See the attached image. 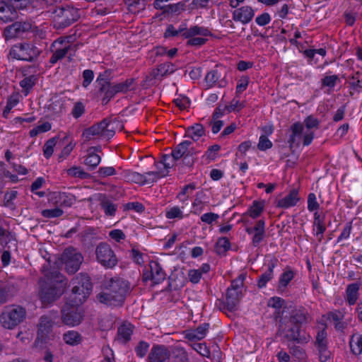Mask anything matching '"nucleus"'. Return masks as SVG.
I'll return each mask as SVG.
<instances>
[{"label":"nucleus","instance_id":"f257e3e1","mask_svg":"<svg viewBox=\"0 0 362 362\" xmlns=\"http://www.w3.org/2000/svg\"><path fill=\"white\" fill-rule=\"evenodd\" d=\"M307 314L304 308L293 309L288 317L285 316L279 320L276 335L284 334V338L288 341H293L298 344L307 342L306 337L300 335L301 326L307 321Z\"/></svg>","mask_w":362,"mask_h":362},{"label":"nucleus","instance_id":"f03ea898","mask_svg":"<svg viewBox=\"0 0 362 362\" xmlns=\"http://www.w3.org/2000/svg\"><path fill=\"white\" fill-rule=\"evenodd\" d=\"M64 276L58 271L50 272L40 280V298L43 305H49L57 300L62 294L66 285Z\"/></svg>","mask_w":362,"mask_h":362},{"label":"nucleus","instance_id":"7ed1b4c3","mask_svg":"<svg viewBox=\"0 0 362 362\" xmlns=\"http://www.w3.org/2000/svg\"><path fill=\"white\" fill-rule=\"evenodd\" d=\"M52 13L54 15L53 27L56 30H63L77 21L80 18L78 10L71 6L57 7Z\"/></svg>","mask_w":362,"mask_h":362},{"label":"nucleus","instance_id":"20e7f679","mask_svg":"<svg viewBox=\"0 0 362 362\" xmlns=\"http://www.w3.org/2000/svg\"><path fill=\"white\" fill-rule=\"evenodd\" d=\"M117 122L116 119L105 118L101 122L86 129L83 132V136L87 141L90 140L92 136H99L109 140L115 134Z\"/></svg>","mask_w":362,"mask_h":362},{"label":"nucleus","instance_id":"39448f33","mask_svg":"<svg viewBox=\"0 0 362 362\" xmlns=\"http://www.w3.org/2000/svg\"><path fill=\"white\" fill-rule=\"evenodd\" d=\"M26 317L25 309L20 305L4 307L0 314V324L5 329H12L21 323Z\"/></svg>","mask_w":362,"mask_h":362},{"label":"nucleus","instance_id":"423d86ee","mask_svg":"<svg viewBox=\"0 0 362 362\" xmlns=\"http://www.w3.org/2000/svg\"><path fill=\"white\" fill-rule=\"evenodd\" d=\"M112 79V71L106 69L100 72L95 81V86L98 90H124L129 88L133 83L134 78H128L125 81L113 84L111 83Z\"/></svg>","mask_w":362,"mask_h":362},{"label":"nucleus","instance_id":"0eeeda50","mask_svg":"<svg viewBox=\"0 0 362 362\" xmlns=\"http://www.w3.org/2000/svg\"><path fill=\"white\" fill-rule=\"evenodd\" d=\"M41 51L33 43L21 42L13 45L9 54L18 60L35 62L40 56Z\"/></svg>","mask_w":362,"mask_h":362},{"label":"nucleus","instance_id":"6e6552de","mask_svg":"<svg viewBox=\"0 0 362 362\" xmlns=\"http://www.w3.org/2000/svg\"><path fill=\"white\" fill-rule=\"evenodd\" d=\"M80 306L81 305L66 300L61 310V319L64 325L74 327L81 324L84 315Z\"/></svg>","mask_w":362,"mask_h":362},{"label":"nucleus","instance_id":"1a4fd4ad","mask_svg":"<svg viewBox=\"0 0 362 362\" xmlns=\"http://www.w3.org/2000/svg\"><path fill=\"white\" fill-rule=\"evenodd\" d=\"M83 257L74 247L66 248L62 255V262L65 265L66 271L71 274H75L81 267Z\"/></svg>","mask_w":362,"mask_h":362},{"label":"nucleus","instance_id":"9d476101","mask_svg":"<svg viewBox=\"0 0 362 362\" xmlns=\"http://www.w3.org/2000/svg\"><path fill=\"white\" fill-rule=\"evenodd\" d=\"M95 254L98 261L106 268H113L118 262L114 251L107 243H99Z\"/></svg>","mask_w":362,"mask_h":362},{"label":"nucleus","instance_id":"9b49d317","mask_svg":"<svg viewBox=\"0 0 362 362\" xmlns=\"http://www.w3.org/2000/svg\"><path fill=\"white\" fill-rule=\"evenodd\" d=\"M32 29V25L28 21H16L6 26L3 31L5 41L22 37L23 35Z\"/></svg>","mask_w":362,"mask_h":362},{"label":"nucleus","instance_id":"f8f14e48","mask_svg":"<svg viewBox=\"0 0 362 362\" xmlns=\"http://www.w3.org/2000/svg\"><path fill=\"white\" fill-rule=\"evenodd\" d=\"M192 142L189 141H184L177 144L174 150L172 151L170 155L163 154L161 157L160 163L164 165L165 169L170 168L173 163L182 158L187 153L190 151L189 148Z\"/></svg>","mask_w":362,"mask_h":362},{"label":"nucleus","instance_id":"ddd939ff","mask_svg":"<svg viewBox=\"0 0 362 362\" xmlns=\"http://www.w3.org/2000/svg\"><path fill=\"white\" fill-rule=\"evenodd\" d=\"M204 80L209 88H224L228 84L225 69L218 66L206 74Z\"/></svg>","mask_w":362,"mask_h":362},{"label":"nucleus","instance_id":"4468645a","mask_svg":"<svg viewBox=\"0 0 362 362\" xmlns=\"http://www.w3.org/2000/svg\"><path fill=\"white\" fill-rule=\"evenodd\" d=\"M53 324L54 322L49 316L42 315L40 317L37 325V338L34 343L35 346L42 347L44 344L47 343L49 334L52 330Z\"/></svg>","mask_w":362,"mask_h":362},{"label":"nucleus","instance_id":"2eb2a0df","mask_svg":"<svg viewBox=\"0 0 362 362\" xmlns=\"http://www.w3.org/2000/svg\"><path fill=\"white\" fill-rule=\"evenodd\" d=\"M103 286L105 289L110 290V291L116 296L119 295L124 300H125L126 294L129 289L128 281L119 277L111 278L106 280Z\"/></svg>","mask_w":362,"mask_h":362},{"label":"nucleus","instance_id":"dca6fc26","mask_svg":"<svg viewBox=\"0 0 362 362\" xmlns=\"http://www.w3.org/2000/svg\"><path fill=\"white\" fill-rule=\"evenodd\" d=\"M96 297L100 303L110 306H121L124 302L119 295L116 296L109 289L104 288V291L98 293Z\"/></svg>","mask_w":362,"mask_h":362},{"label":"nucleus","instance_id":"f3484780","mask_svg":"<svg viewBox=\"0 0 362 362\" xmlns=\"http://www.w3.org/2000/svg\"><path fill=\"white\" fill-rule=\"evenodd\" d=\"M170 354L164 345H154L148 356L149 362H165L170 358Z\"/></svg>","mask_w":362,"mask_h":362},{"label":"nucleus","instance_id":"a211bd4d","mask_svg":"<svg viewBox=\"0 0 362 362\" xmlns=\"http://www.w3.org/2000/svg\"><path fill=\"white\" fill-rule=\"evenodd\" d=\"M255 16L254 10L249 6H242L233 12V19L247 24L252 21Z\"/></svg>","mask_w":362,"mask_h":362},{"label":"nucleus","instance_id":"6ab92c4d","mask_svg":"<svg viewBox=\"0 0 362 362\" xmlns=\"http://www.w3.org/2000/svg\"><path fill=\"white\" fill-rule=\"evenodd\" d=\"M18 18V13L13 5L0 1V21L4 23L12 22Z\"/></svg>","mask_w":362,"mask_h":362},{"label":"nucleus","instance_id":"aec40b11","mask_svg":"<svg viewBox=\"0 0 362 362\" xmlns=\"http://www.w3.org/2000/svg\"><path fill=\"white\" fill-rule=\"evenodd\" d=\"M51 199L54 202L55 204H58L61 206L66 207L71 206L76 202V198L74 195L69 193L61 192H53L51 195Z\"/></svg>","mask_w":362,"mask_h":362},{"label":"nucleus","instance_id":"412c9836","mask_svg":"<svg viewBox=\"0 0 362 362\" xmlns=\"http://www.w3.org/2000/svg\"><path fill=\"white\" fill-rule=\"evenodd\" d=\"M134 327L129 322H124L117 328V340L122 344H127L131 339L132 334H133Z\"/></svg>","mask_w":362,"mask_h":362},{"label":"nucleus","instance_id":"4be33fe9","mask_svg":"<svg viewBox=\"0 0 362 362\" xmlns=\"http://www.w3.org/2000/svg\"><path fill=\"white\" fill-rule=\"evenodd\" d=\"M209 328V323H203L194 329L185 331V337L186 339L192 341L201 340L205 337Z\"/></svg>","mask_w":362,"mask_h":362},{"label":"nucleus","instance_id":"5701e85b","mask_svg":"<svg viewBox=\"0 0 362 362\" xmlns=\"http://www.w3.org/2000/svg\"><path fill=\"white\" fill-rule=\"evenodd\" d=\"M90 292L91 291H87L85 288L78 287V286H73L71 293L67 299L76 303V305H81L86 301Z\"/></svg>","mask_w":362,"mask_h":362},{"label":"nucleus","instance_id":"b1692460","mask_svg":"<svg viewBox=\"0 0 362 362\" xmlns=\"http://www.w3.org/2000/svg\"><path fill=\"white\" fill-rule=\"evenodd\" d=\"M241 297L242 291H236L233 288H228L226 296L227 310L230 312L237 310Z\"/></svg>","mask_w":362,"mask_h":362},{"label":"nucleus","instance_id":"393cba45","mask_svg":"<svg viewBox=\"0 0 362 362\" xmlns=\"http://www.w3.org/2000/svg\"><path fill=\"white\" fill-rule=\"evenodd\" d=\"M278 259L276 257L272 258L268 265L267 271L262 274L257 281V286L259 288L264 287L268 281L273 278V271L274 267L276 266Z\"/></svg>","mask_w":362,"mask_h":362},{"label":"nucleus","instance_id":"a878e982","mask_svg":"<svg viewBox=\"0 0 362 362\" xmlns=\"http://www.w3.org/2000/svg\"><path fill=\"white\" fill-rule=\"evenodd\" d=\"M298 200V191L293 189L288 195L278 201L277 206L286 209L295 206Z\"/></svg>","mask_w":362,"mask_h":362},{"label":"nucleus","instance_id":"bb28decb","mask_svg":"<svg viewBox=\"0 0 362 362\" xmlns=\"http://www.w3.org/2000/svg\"><path fill=\"white\" fill-rule=\"evenodd\" d=\"M71 284L73 286H78V287L85 288L87 291H92L93 284L90 281V279L88 274L80 273L71 281Z\"/></svg>","mask_w":362,"mask_h":362},{"label":"nucleus","instance_id":"cd10ccee","mask_svg":"<svg viewBox=\"0 0 362 362\" xmlns=\"http://www.w3.org/2000/svg\"><path fill=\"white\" fill-rule=\"evenodd\" d=\"M122 175L127 182H134L141 185L146 184V177L144 174L127 170L123 171Z\"/></svg>","mask_w":362,"mask_h":362},{"label":"nucleus","instance_id":"c85d7f7f","mask_svg":"<svg viewBox=\"0 0 362 362\" xmlns=\"http://www.w3.org/2000/svg\"><path fill=\"white\" fill-rule=\"evenodd\" d=\"M205 134L204 126L200 123H196L186 129L185 137H189L194 141H197L201 136Z\"/></svg>","mask_w":362,"mask_h":362},{"label":"nucleus","instance_id":"c756f323","mask_svg":"<svg viewBox=\"0 0 362 362\" xmlns=\"http://www.w3.org/2000/svg\"><path fill=\"white\" fill-rule=\"evenodd\" d=\"M149 267L153 272L154 284H158L165 279L166 274L158 262H150Z\"/></svg>","mask_w":362,"mask_h":362},{"label":"nucleus","instance_id":"7c9ffc66","mask_svg":"<svg viewBox=\"0 0 362 362\" xmlns=\"http://www.w3.org/2000/svg\"><path fill=\"white\" fill-rule=\"evenodd\" d=\"M359 283H353L347 286L346 290V300L350 305L356 303L358 297Z\"/></svg>","mask_w":362,"mask_h":362},{"label":"nucleus","instance_id":"2f4dec72","mask_svg":"<svg viewBox=\"0 0 362 362\" xmlns=\"http://www.w3.org/2000/svg\"><path fill=\"white\" fill-rule=\"evenodd\" d=\"M211 33L210 30L208 28H204V27H199L198 25H194L191 27L189 29L185 31V33L182 34V36L187 39L196 35H201V36H209Z\"/></svg>","mask_w":362,"mask_h":362},{"label":"nucleus","instance_id":"473e14b6","mask_svg":"<svg viewBox=\"0 0 362 362\" xmlns=\"http://www.w3.org/2000/svg\"><path fill=\"white\" fill-rule=\"evenodd\" d=\"M351 351L356 356H359L362 353V335L354 334L349 341Z\"/></svg>","mask_w":362,"mask_h":362},{"label":"nucleus","instance_id":"72a5a7b5","mask_svg":"<svg viewBox=\"0 0 362 362\" xmlns=\"http://www.w3.org/2000/svg\"><path fill=\"white\" fill-rule=\"evenodd\" d=\"M63 340L70 346H76L81 343L82 337L76 331L69 330L63 334Z\"/></svg>","mask_w":362,"mask_h":362},{"label":"nucleus","instance_id":"f704fd0d","mask_svg":"<svg viewBox=\"0 0 362 362\" xmlns=\"http://www.w3.org/2000/svg\"><path fill=\"white\" fill-rule=\"evenodd\" d=\"M175 71L174 65L171 63H163L160 64L156 70H154L152 73L153 78L158 76H164L167 74H172Z\"/></svg>","mask_w":362,"mask_h":362},{"label":"nucleus","instance_id":"c9c22d12","mask_svg":"<svg viewBox=\"0 0 362 362\" xmlns=\"http://www.w3.org/2000/svg\"><path fill=\"white\" fill-rule=\"evenodd\" d=\"M230 248V243L228 238L226 237H221L218 239L215 245V251L219 255H225L226 252Z\"/></svg>","mask_w":362,"mask_h":362},{"label":"nucleus","instance_id":"e433bc0d","mask_svg":"<svg viewBox=\"0 0 362 362\" xmlns=\"http://www.w3.org/2000/svg\"><path fill=\"white\" fill-rule=\"evenodd\" d=\"M128 11L132 13H137L145 8V4L141 0H124Z\"/></svg>","mask_w":362,"mask_h":362},{"label":"nucleus","instance_id":"4c0bfd02","mask_svg":"<svg viewBox=\"0 0 362 362\" xmlns=\"http://www.w3.org/2000/svg\"><path fill=\"white\" fill-rule=\"evenodd\" d=\"M101 208L104 210L107 216H114L117 210V205L114 204L105 196L100 200Z\"/></svg>","mask_w":362,"mask_h":362},{"label":"nucleus","instance_id":"58836bf2","mask_svg":"<svg viewBox=\"0 0 362 362\" xmlns=\"http://www.w3.org/2000/svg\"><path fill=\"white\" fill-rule=\"evenodd\" d=\"M88 156L84 160V164L86 165L90 170L95 169L100 162V156L94 152H88Z\"/></svg>","mask_w":362,"mask_h":362},{"label":"nucleus","instance_id":"ea45409f","mask_svg":"<svg viewBox=\"0 0 362 362\" xmlns=\"http://www.w3.org/2000/svg\"><path fill=\"white\" fill-rule=\"evenodd\" d=\"M264 207V202L254 201L252 205L248 210L250 216L252 218H257L263 211Z\"/></svg>","mask_w":362,"mask_h":362},{"label":"nucleus","instance_id":"a19ab883","mask_svg":"<svg viewBox=\"0 0 362 362\" xmlns=\"http://www.w3.org/2000/svg\"><path fill=\"white\" fill-rule=\"evenodd\" d=\"M175 96L173 103L180 110H186L189 107L190 100L187 96L183 94H177V93H175Z\"/></svg>","mask_w":362,"mask_h":362},{"label":"nucleus","instance_id":"79ce46f5","mask_svg":"<svg viewBox=\"0 0 362 362\" xmlns=\"http://www.w3.org/2000/svg\"><path fill=\"white\" fill-rule=\"evenodd\" d=\"M293 277L294 273L292 270L288 269L284 272L279 278V289L285 288Z\"/></svg>","mask_w":362,"mask_h":362},{"label":"nucleus","instance_id":"37998d69","mask_svg":"<svg viewBox=\"0 0 362 362\" xmlns=\"http://www.w3.org/2000/svg\"><path fill=\"white\" fill-rule=\"evenodd\" d=\"M314 225L317 227V233L316 235H320V240L322 238V234L325 231L326 228L324 224V216L322 218L320 217V215L318 212H315L314 214Z\"/></svg>","mask_w":362,"mask_h":362},{"label":"nucleus","instance_id":"c03bdc74","mask_svg":"<svg viewBox=\"0 0 362 362\" xmlns=\"http://www.w3.org/2000/svg\"><path fill=\"white\" fill-rule=\"evenodd\" d=\"M165 170V171H148L145 173V175H147L150 177L149 178H146V184H152L156 182L160 177L166 176L168 174V169Z\"/></svg>","mask_w":362,"mask_h":362},{"label":"nucleus","instance_id":"a18cd8bd","mask_svg":"<svg viewBox=\"0 0 362 362\" xmlns=\"http://www.w3.org/2000/svg\"><path fill=\"white\" fill-rule=\"evenodd\" d=\"M57 136L51 138L49 140H47L44 144L43 153L46 158H49L52 156L54 151V147L57 144Z\"/></svg>","mask_w":362,"mask_h":362},{"label":"nucleus","instance_id":"49530a36","mask_svg":"<svg viewBox=\"0 0 362 362\" xmlns=\"http://www.w3.org/2000/svg\"><path fill=\"white\" fill-rule=\"evenodd\" d=\"M315 346L317 348L323 349L327 346V332L325 329L320 330L316 336Z\"/></svg>","mask_w":362,"mask_h":362},{"label":"nucleus","instance_id":"de8ad7c7","mask_svg":"<svg viewBox=\"0 0 362 362\" xmlns=\"http://www.w3.org/2000/svg\"><path fill=\"white\" fill-rule=\"evenodd\" d=\"M184 10L185 4L182 2H179L177 4L166 5V8H165V11H163V14L179 13L180 11Z\"/></svg>","mask_w":362,"mask_h":362},{"label":"nucleus","instance_id":"09e8293b","mask_svg":"<svg viewBox=\"0 0 362 362\" xmlns=\"http://www.w3.org/2000/svg\"><path fill=\"white\" fill-rule=\"evenodd\" d=\"M37 80V77L34 75H32L23 79L20 82V85L24 89V90H29L33 88Z\"/></svg>","mask_w":362,"mask_h":362},{"label":"nucleus","instance_id":"8fccbe9b","mask_svg":"<svg viewBox=\"0 0 362 362\" xmlns=\"http://www.w3.org/2000/svg\"><path fill=\"white\" fill-rule=\"evenodd\" d=\"M192 348L197 351L201 356L205 357L210 356V351L205 344L202 343H194L191 345Z\"/></svg>","mask_w":362,"mask_h":362},{"label":"nucleus","instance_id":"3c124183","mask_svg":"<svg viewBox=\"0 0 362 362\" xmlns=\"http://www.w3.org/2000/svg\"><path fill=\"white\" fill-rule=\"evenodd\" d=\"M41 214L43 217L50 218L62 216L64 211L59 208H55L52 209L42 210Z\"/></svg>","mask_w":362,"mask_h":362},{"label":"nucleus","instance_id":"603ef678","mask_svg":"<svg viewBox=\"0 0 362 362\" xmlns=\"http://www.w3.org/2000/svg\"><path fill=\"white\" fill-rule=\"evenodd\" d=\"M246 278V274H241L237 279L232 281L231 285L228 288H233L236 291H241V288L243 286V281Z\"/></svg>","mask_w":362,"mask_h":362},{"label":"nucleus","instance_id":"864d4df0","mask_svg":"<svg viewBox=\"0 0 362 362\" xmlns=\"http://www.w3.org/2000/svg\"><path fill=\"white\" fill-rule=\"evenodd\" d=\"M67 173L72 177L80 178H87L89 176V175L83 171L80 167L76 166L69 168Z\"/></svg>","mask_w":362,"mask_h":362},{"label":"nucleus","instance_id":"5fc2aeb1","mask_svg":"<svg viewBox=\"0 0 362 362\" xmlns=\"http://www.w3.org/2000/svg\"><path fill=\"white\" fill-rule=\"evenodd\" d=\"M148 343L144 341H140L138 345L135 347V352L138 356L143 358L148 351Z\"/></svg>","mask_w":362,"mask_h":362},{"label":"nucleus","instance_id":"6e6d98bb","mask_svg":"<svg viewBox=\"0 0 362 362\" xmlns=\"http://www.w3.org/2000/svg\"><path fill=\"white\" fill-rule=\"evenodd\" d=\"M272 143L266 135L260 136L259 141L257 144L258 149H259L260 151H265L267 149L272 148Z\"/></svg>","mask_w":362,"mask_h":362},{"label":"nucleus","instance_id":"4d7b16f0","mask_svg":"<svg viewBox=\"0 0 362 362\" xmlns=\"http://www.w3.org/2000/svg\"><path fill=\"white\" fill-rule=\"evenodd\" d=\"M182 164L187 167H192L194 165L195 158L194 152L192 148L182 158Z\"/></svg>","mask_w":362,"mask_h":362},{"label":"nucleus","instance_id":"13d9d810","mask_svg":"<svg viewBox=\"0 0 362 362\" xmlns=\"http://www.w3.org/2000/svg\"><path fill=\"white\" fill-rule=\"evenodd\" d=\"M165 216L170 219L175 218H182L183 215L182 211L178 206H174L166 211Z\"/></svg>","mask_w":362,"mask_h":362},{"label":"nucleus","instance_id":"bf43d9fd","mask_svg":"<svg viewBox=\"0 0 362 362\" xmlns=\"http://www.w3.org/2000/svg\"><path fill=\"white\" fill-rule=\"evenodd\" d=\"M94 78V73L90 69H86L83 72V86L87 88L90 84Z\"/></svg>","mask_w":362,"mask_h":362},{"label":"nucleus","instance_id":"052dcab7","mask_svg":"<svg viewBox=\"0 0 362 362\" xmlns=\"http://www.w3.org/2000/svg\"><path fill=\"white\" fill-rule=\"evenodd\" d=\"M337 81H339V77L337 75L327 76L322 79V83L324 86L333 88Z\"/></svg>","mask_w":362,"mask_h":362},{"label":"nucleus","instance_id":"680f3d73","mask_svg":"<svg viewBox=\"0 0 362 362\" xmlns=\"http://www.w3.org/2000/svg\"><path fill=\"white\" fill-rule=\"evenodd\" d=\"M319 208V204L316 200V196L314 193H310L308 197V209L310 211L317 210Z\"/></svg>","mask_w":362,"mask_h":362},{"label":"nucleus","instance_id":"e2e57ef3","mask_svg":"<svg viewBox=\"0 0 362 362\" xmlns=\"http://www.w3.org/2000/svg\"><path fill=\"white\" fill-rule=\"evenodd\" d=\"M10 291L11 288L9 286L0 287V305L8 300Z\"/></svg>","mask_w":362,"mask_h":362},{"label":"nucleus","instance_id":"0e129e2a","mask_svg":"<svg viewBox=\"0 0 362 362\" xmlns=\"http://www.w3.org/2000/svg\"><path fill=\"white\" fill-rule=\"evenodd\" d=\"M244 107L243 103H240L239 100L236 98H233L229 105H226L224 109H226L229 112L232 111L239 110Z\"/></svg>","mask_w":362,"mask_h":362},{"label":"nucleus","instance_id":"69168bd1","mask_svg":"<svg viewBox=\"0 0 362 362\" xmlns=\"http://www.w3.org/2000/svg\"><path fill=\"white\" fill-rule=\"evenodd\" d=\"M85 111L84 105L81 102H77L75 103L74 107L72 110V115L74 117L78 118L80 117Z\"/></svg>","mask_w":362,"mask_h":362},{"label":"nucleus","instance_id":"338daca9","mask_svg":"<svg viewBox=\"0 0 362 362\" xmlns=\"http://www.w3.org/2000/svg\"><path fill=\"white\" fill-rule=\"evenodd\" d=\"M116 92H98L97 95L98 98H101L102 104L107 105L112 98L114 97Z\"/></svg>","mask_w":362,"mask_h":362},{"label":"nucleus","instance_id":"774afa93","mask_svg":"<svg viewBox=\"0 0 362 362\" xmlns=\"http://www.w3.org/2000/svg\"><path fill=\"white\" fill-rule=\"evenodd\" d=\"M219 216L217 214L212 212L206 213L201 216L202 221L208 224H211L214 221L218 218Z\"/></svg>","mask_w":362,"mask_h":362}]
</instances>
